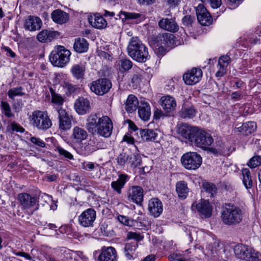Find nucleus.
<instances>
[{
  "label": "nucleus",
  "instance_id": "680f3d73",
  "mask_svg": "<svg viewBox=\"0 0 261 261\" xmlns=\"http://www.w3.org/2000/svg\"><path fill=\"white\" fill-rule=\"evenodd\" d=\"M11 127L12 130L16 131L17 132L23 133L25 130L22 127L16 122H12L11 124Z\"/></svg>",
  "mask_w": 261,
  "mask_h": 261
},
{
  "label": "nucleus",
  "instance_id": "f257e3e1",
  "mask_svg": "<svg viewBox=\"0 0 261 261\" xmlns=\"http://www.w3.org/2000/svg\"><path fill=\"white\" fill-rule=\"evenodd\" d=\"M177 133L194 146L206 150L214 141L212 136L204 130L187 123L178 125Z\"/></svg>",
  "mask_w": 261,
  "mask_h": 261
},
{
  "label": "nucleus",
  "instance_id": "338daca9",
  "mask_svg": "<svg viewBox=\"0 0 261 261\" xmlns=\"http://www.w3.org/2000/svg\"><path fill=\"white\" fill-rule=\"evenodd\" d=\"M4 49L6 52V55L7 56H9L12 58H14L16 56V54L14 52H13L12 49L7 46H5L4 47Z\"/></svg>",
  "mask_w": 261,
  "mask_h": 261
},
{
  "label": "nucleus",
  "instance_id": "393cba45",
  "mask_svg": "<svg viewBox=\"0 0 261 261\" xmlns=\"http://www.w3.org/2000/svg\"><path fill=\"white\" fill-rule=\"evenodd\" d=\"M42 21L38 17L30 16L25 20L24 28L31 31H36L41 28Z\"/></svg>",
  "mask_w": 261,
  "mask_h": 261
},
{
  "label": "nucleus",
  "instance_id": "c85d7f7f",
  "mask_svg": "<svg viewBox=\"0 0 261 261\" xmlns=\"http://www.w3.org/2000/svg\"><path fill=\"white\" fill-rule=\"evenodd\" d=\"M71 137L74 142L79 143L86 139L88 134L84 128L75 126L73 129Z\"/></svg>",
  "mask_w": 261,
  "mask_h": 261
},
{
  "label": "nucleus",
  "instance_id": "864d4df0",
  "mask_svg": "<svg viewBox=\"0 0 261 261\" xmlns=\"http://www.w3.org/2000/svg\"><path fill=\"white\" fill-rule=\"evenodd\" d=\"M135 70L136 73L134 74L132 78V81L133 83L138 84L139 83L143 74H144L145 72L143 70L139 68H136Z\"/></svg>",
  "mask_w": 261,
  "mask_h": 261
},
{
  "label": "nucleus",
  "instance_id": "69168bd1",
  "mask_svg": "<svg viewBox=\"0 0 261 261\" xmlns=\"http://www.w3.org/2000/svg\"><path fill=\"white\" fill-rule=\"evenodd\" d=\"M51 198V196H49L48 194H46V193H42L39 194L38 197V202H40V201L43 200L45 202H48L49 201Z\"/></svg>",
  "mask_w": 261,
  "mask_h": 261
},
{
  "label": "nucleus",
  "instance_id": "a19ab883",
  "mask_svg": "<svg viewBox=\"0 0 261 261\" xmlns=\"http://www.w3.org/2000/svg\"><path fill=\"white\" fill-rule=\"evenodd\" d=\"M174 36L169 33H164L159 37V41H160L161 45H164L165 46H170L173 40Z\"/></svg>",
  "mask_w": 261,
  "mask_h": 261
},
{
  "label": "nucleus",
  "instance_id": "052dcab7",
  "mask_svg": "<svg viewBox=\"0 0 261 261\" xmlns=\"http://www.w3.org/2000/svg\"><path fill=\"white\" fill-rule=\"evenodd\" d=\"M30 141H31L32 143L39 147H44L45 146V143L42 140L38 138L35 137H31Z\"/></svg>",
  "mask_w": 261,
  "mask_h": 261
},
{
  "label": "nucleus",
  "instance_id": "4d7b16f0",
  "mask_svg": "<svg viewBox=\"0 0 261 261\" xmlns=\"http://www.w3.org/2000/svg\"><path fill=\"white\" fill-rule=\"evenodd\" d=\"M2 108L4 112L5 115L8 117H11L13 116L11 112L9 105L4 101H2Z\"/></svg>",
  "mask_w": 261,
  "mask_h": 261
},
{
  "label": "nucleus",
  "instance_id": "f8f14e48",
  "mask_svg": "<svg viewBox=\"0 0 261 261\" xmlns=\"http://www.w3.org/2000/svg\"><path fill=\"white\" fill-rule=\"evenodd\" d=\"M144 190L139 186H133L127 192L128 199L137 205H141L144 197Z\"/></svg>",
  "mask_w": 261,
  "mask_h": 261
},
{
  "label": "nucleus",
  "instance_id": "9b49d317",
  "mask_svg": "<svg viewBox=\"0 0 261 261\" xmlns=\"http://www.w3.org/2000/svg\"><path fill=\"white\" fill-rule=\"evenodd\" d=\"M202 76L201 69L193 68L183 75V80L186 84L193 85L198 83Z\"/></svg>",
  "mask_w": 261,
  "mask_h": 261
},
{
  "label": "nucleus",
  "instance_id": "bf43d9fd",
  "mask_svg": "<svg viewBox=\"0 0 261 261\" xmlns=\"http://www.w3.org/2000/svg\"><path fill=\"white\" fill-rule=\"evenodd\" d=\"M141 160L140 157L138 155H132V160L129 161V163H130L132 166L134 167L139 166L141 165Z\"/></svg>",
  "mask_w": 261,
  "mask_h": 261
},
{
  "label": "nucleus",
  "instance_id": "dca6fc26",
  "mask_svg": "<svg viewBox=\"0 0 261 261\" xmlns=\"http://www.w3.org/2000/svg\"><path fill=\"white\" fill-rule=\"evenodd\" d=\"M17 199L23 210H28L34 206L37 201L35 197L32 196L27 193H21L18 194Z\"/></svg>",
  "mask_w": 261,
  "mask_h": 261
},
{
  "label": "nucleus",
  "instance_id": "e433bc0d",
  "mask_svg": "<svg viewBox=\"0 0 261 261\" xmlns=\"http://www.w3.org/2000/svg\"><path fill=\"white\" fill-rule=\"evenodd\" d=\"M161 105L164 111L169 114L175 110L176 102L175 99H164Z\"/></svg>",
  "mask_w": 261,
  "mask_h": 261
},
{
  "label": "nucleus",
  "instance_id": "79ce46f5",
  "mask_svg": "<svg viewBox=\"0 0 261 261\" xmlns=\"http://www.w3.org/2000/svg\"><path fill=\"white\" fill-rule=\"evenodd\" d=\"M202 187L204 191L210 194V197H213L217 193V189L216 186L210 182H204Z\"/></svg>",
  "mask_w": 261,
  "mask_h": 261
},
{
  "label": "nucleus",
  "instance_id": "bb28decb",
  "mask_svg": "<svg viewBox=\"0 0 261 261\" xmlns=\"http://www.w3.org/2000/svg\"><path fill=\"white\" fill-rule=\"evenodd\" d=\"M138 114L140 118L143 121H148L151 116L150 107L146 102L141 101L140 106L138 107Z\"/></svg>",
  "mask_w": 261,
  "mask_h": 261
},
{
  "label": "nucleus",
  "instance_id": "4468645a",
  "mask_svg": "<svg viewBox=\"0 0 261 261\" xmlns=\"http://www.w3.org/2000/svg\"><path fill=\"white\" fill-rule=\"evenodd\" d=\"M197 17L199 23L202 25H208L212 22L210 13L202 4H199L196 10Z\"/></svg>",
  "mask_w": 261,
  "mask_h": 261
},
{
  "label": "nucleus",
  "instance_id": "de8ad7c7",
  "mask_svg": "<svg viewBox=\"0 0 261 261\" xmlns=\"http://www.w3.org/2000/svg\"><path fill=\"white\" fill-rule=\"evenodd\" d=\"M8 94L10 98H13L15 96H23L24 93L23 92V88L21 87H19L10 89Z\"/></svg>",
  "mask_w": 261,
  "mask_h": 261
},
{
  "label": "nucleus",
  "instance_id": "49530a36",
  "mask_svg": "<svg viewBox=\"0 0 261 261\" xmlns=\"http://www.w3.org/2000/svg\"><path fill=\"white\" fill-rule=\"evenodd\" d=\"M261 165V156L254 155L251 158L247 163V165L250 168H255Z\"/></svg>",
  "mask_w": 261,
  "mask_h": 261
},
{
  "label": "nucleus",
  "instance_id": "72a5a7b5",
  "mask_svg": "<svg viewBox=\"0 0 261 261\" xmlns=\"http://www.w3.org/2000/svg\"><path fill=\"white\" fill-rule=\"evenodd\" d=\"M142 139L146 141H154L157 136L156 132L150 129H143L140 130Z\"/></svg>",
  "mask_w": 261,
  "mask_h": 261
},
{
  "label": "nucleus",
  "instance_id": "f704fd0d",
  "mask_svg": "<svg viewBox=\"0 0 261 261\" xmlns=\"http://www.w3.org/2000/svg\"><path fill=\"white\" fill-rule=\"evenodd\" d=\"M242 174L244 186L247 189H251L253 186V181L249 170L248 168L242 169Z\"/></svg>",
  "mask_w": 261,
  "mask_h": 261
},
{
  "label": "nucleus",
  "instance_id": "a18cd8bd",
  "mask_svg": "<svg viewBox=\"0 0 261 261\" xmlns=\"http://www.w3.org/2000/svg\"><path fill=\"white\" fill-rule=\"evenodd\" d=\"M117 219L121 224L127 226L135 225V223H137L136 220H133L123 215L118 216Z\"/></svg>",
  "mask_w": 261,
  "mask_h": 261
},
{
  "label": "nucleus",
  "instance_id": "37998d69",
  "mask_svg": "<svg viewBox=\"0 0 261 261\" xmlns=\"http://www.w3.org/2000/svg\"><path fill=\"white\" fill-rule=\"evenodd\" d=\"M132 155H128L126 152H122L119 154L117 158V162L119 165L123 166L126 163L132 160Z\"/></svg>",
  "mask_w": 261,
  "mask_h": 261
},
{
  "label": "nucleus",
  "instance_id": "6e6d98bb",
  "mask_svg": "<svg viewBox=\"0 0 261 261\" xmlns=\"http://www.w3.org/2000/svg\"><path fill=\"white\" fill-rule=\"evenodd\" d=\"M230 62V58L228 56H222L219 59L218 65H222L227 67Z\"/></svg>",
  "mask_w": 261,
  "mask_h": 261
},
{
  "label": "nucleus",
  "instance_id": "0eeeda50",
  "mask_svg": "<svg viewBox=\"0 0 261 261\" xmlns=\"http://www.w3.org/2000/svg\"><path fill=\"white\" fill-rule=\"evenodd\" d=\"M30 121L34 127L39 130L47 129L52 124L47 115L40 111H34L30 116Z\"/></svg>",
  "mask_w": 261,
  "mask_h": 261
},
{
  "label": "nucleus",
  "instance_id": "0e129e2a",
  "mask_svg": "<svg viewBox=\"0 0 261 261\" xmlns=\"http://www.w3.org/2000/svg\"><path fill=\"white\" fill-rule=\"evenodd\" d=\"M219 69L216 73V76L217 77H222L223 76L227 71V67L223 66L222 65H218Z\"/></svg>",
  "mask_w": 261,
  "mask_h": 261
},
{
  "label": "nucleus",
  "instance_id": "3c124183",
  "mask_svg": "<svg viewBox=\"0 0 261 261\" xmlns=\"http://www.w3.org/2000/svg\"><path fill=\"white\" fill-rule=\"evenodd\" d=\"M55 150L58 152L60 156H62L69 160L73 159V156L71 153L60 146L57 147Z\"/></svg>",
  "mask_w": 261,
  "mask_h": 261
},
{
  "label": "nucleus",
  "instance_id": "1a4fd4ad",
  "mask_svg": "<svg viewBox=\"0 0 261 261\" xmlns=\"http://www.w3.org/2000/svg\"><path fill=\"white\" fill-rule=\"evenodd\" d=\"M112 88V83L109 79L99 78L92 82L90 89L97 95H103L108 93Z\"/></svg>",
  "mask_w": 261,
  "mask_h": 261
},
{
  "label": "nucleus",
  "instance_id": "b1692460",
  "mask_svg": "<svg viewBox=\"0 0 261 261\" xmlns=\"http://www.w3.org/2000/svg\"><path fill=\"white\" fill-rule=\"evenodd\" d=\"M159 25L161 28L171 32H177L179 29L178 25L173 18H162L159 22Z\"/></svg>",
  "mask_w": 261,
  "mask_h": 261
},
{
  "label": "nucleus",
  "instance_id": "39448f33",
  "mask_svg": "<svg viewBox=\"0 0 261 261\" xmlns=\"http://www.w3.org/2000/svg\"><path fill=\"white\" fill-rule=\"evenodd\" d=\"M70 55L69 50L63 46H58L51 51L49 61L54 66L63 67L69 62Z\"/></svg>",
  "mask_w": 261,
  "mask_h": 261
},
{
  "label": "nucleus",
  "instance_id": "774afa93",
  "mask_svg": "<svg viewBox=\"0 0 261 261\" xmlns=\"http://www.w3.org/2000/svg\"><path fill=\"white\" fill-rule=\"evenodd\" d=\"M15 254L17 256L23 257L27 260H30L32 259V257L31 256V255L27 253H25L24 252L18 251V252L15 253Z\"/></svg>",
  "mask_w": 261,
  "mask_h": 261
},
{
  "label": "nucleus",
  "instance_id": "c756f323",
  "mask_svg": "<svg viewBox=\"0 0 261 261\" xmlns=\"http://www.w3.org/2000/svg\"><path fill=\"white\" fill-rule=\"evenodd\" d=\"M89 48V43L87 41L83 38H77L75 39L73 48L75 51L79 53L86 52Z\"/></svg>",
  "mask_w": 261,
  "mask_h": 261
},
{
  "label": "nucleus",
  "instance_id": "cd10ccee",
  "mask_svg": "<svg viewBox=\"0 0 261 261\" xmlns=\"http://www.w3.org/2000/svg\"><path fill=\"white\" fill-rule=\"evenodd\" d=\"M98 149L93 140H90L88 143L82 144L79 148V153L83 155H88L94 151Z\"/></svg>",
  "mask_w": 261,
  "mask_h": 261
},
{
  "label": "nucleus",
  "instance_id": "20e7f679",
  "mask_svg": "<svg viewBox=\"0 0 261 261\" xmlns=\"http://www.w3.org/2000/svg\"><path fill=\"white\" fill-rule=\"evenodd\" d=\"M51 99V103L58 113L59 129L64 131L70 129L72 125V117L61 107L64 99Z\"/></svg>",
  "mask_w": 261,
  "mask_h": 261
},
{
  "label": "nucleus",
  "instance_id": "5fc2aeb1",
  "mask_svg": "<svg viewBox=\"0 0 261 261\" xmlns=\"http://www.w3.org/2000/svg\"><path fill=\"white\" fill-rule=\"evenodd\" d=\"M98 76L100 78L109 79L111 76V69L107 67H103L98 72Z\"/></svg>",
  "mask_w": 261,
  "mask_h": 261
},
{
  "label": "nucleus",
  "instance_id": "473e14b6",
  "mask_svg": "<svg viewBox=\"0 0 261 261\" xmlns=\"http://www.w3.org/2000/svg\"><path fill=\"white\" fill-rule=\"evenodd\" d=\"M138 246V242H132L125 244L124 250V253L127 259H130L133 257L136 250Z\"/></svg>",
  "mask_w": 261,
  "mask_h": 261
},
{
  "label": "nucleus",
  "instance_id": "2f4dec72",
  "mask_svg": "<svg viewBox=\"0 0 261 261\" xmlns=\"http://www.w3.org/2000/svg\"><path fill=\"white\" fill-rule=\"evenodd\" d=\"M176 191L180 198L186 199L189 192L187 182L184 180L177 182L176 184Z\"/></svg>",
  "mask_w": 261,
  "mask_h": 261
},
{
  "label": "nucleus",
  "instance_id": "6ab92c4d",
  "mask_svg": "<svg viewBox=\"0 0 261 261\" xmlns=\"http://www.w3.org/2000/svg\"><path fill=\"white\" fill-rule=\"evenodd\" d=\"M91 103L88 99H77L74 103V108L80 115H84L90 111Z\"/></svg>",
  "mask_w": 261,
  "mask_h": 261
},
{
  "label": "nucleus",
  "instance_id": "e2e57ef3",
  "mask_svg": "<svg viewBox=\"0 0 261 261\" xmlns=\"http://www.w3.org/2000/svg\"><path fill=\"white\" fill-rule=\"evenodd\" d=\"M206 2L209 3L211 7L213 9L219 8L222 5L221 0H207Z\"/></svg>",
  "mask_w": 261,
  "mask_h": 261
},
{
  "label": "nucleus",
  "instance_id": "2eb2a0df",
  "mask_svg": "<svg viewBox=\"0 0 261 261\" xmlns=\"http://www.w3.org/2000/svg\"><path fill=\"white\" fill-rule=\"evenodd\" d=\"M99 124V127L96 131V135L108 138L111 136L113 128V123L110 118L106 116L102 123Z\"/></svg>",
  "mask_w": 261,
  "mask_h": 261
},
{
  "label": "nucleus",
  "instance_id": "7ed1b4c3",
  "mask_svg": "<svg viewBox=\"0 0 261 261\" xmlns=\"http://www.w3.org/2000/svg\"><path fill=\"white\" fill-rule=\"evenodd\" d=\"M221 218L225 225H236L242 221L243 218V212L240 207L233 204H226L221 211Z\"/></svg>",
  "mask_w": 261,
  "mask_h": 261
},
{
  "label": "nucleus",
  "instance_id": "09e8293b",
  "mask_svg": "<svg viewBox=\"0 0 261 261\" xmlns=\"http://www.w3.org/2000/svg\"><path fill=\"white\" fill-rule=\"evenodd\" d=\"M169 116L168 113H167L166 112L164 113L161 110L159 109L158 108H155L153 111V120L155 121H159L160 119H164L166 117H168Z\"/></svg>",
  "mask_w": 261,
  "mask_h": 261
},
{
  "label": "nucleus",
  "instance_id": "603ef678",
  "mask_svg": "<svg viewBox=\"0 0 261 261\" xmlns=\"http://www.w3.org/2000/svg\"><path fill=\"white\" fill-rule=\"evenodd\" d=\"M195 18L194 15H187L182 19V22L184 25L187 27H192L195 21Z\"/></svg>",
  "mask_w": 261,
  "mask_h": 261
},
{
  "label": "nucleus",
  "instance_id": "a211bd4d",
  "mask_svg": "<svg viewBox=\"0 0 261 261\" xmlns=\"http://www.w3.org/2000/svg\"><path fill=\"white\" fill-rule=\"evenodd\" d=\"M148 210L154 217H159L163 212V203L157 198H152L148 202Z\"/></svg>",
  "mask_w": 261,
  "mask_h": 261
},
{
  "label": "nucleus",
  "instance_id": "f03ea898",
  "mask_svg": "<svg viewBox=\"0 0 261 261\" xmlns=\"http://www.w3.org/2000/svg\"><path fill=\"white\" fill-rule=\"evenodd\" d=\"M127 50L128 55L138 62H145L149 57L147 48L138 37L130 39Z\"/></svg>",
  "mask_w": 261,
  "mask_h": 261
},
{
  "label": "nucleus",
  "instance_id": "ddd939ff",
  "mask_svg": "<svg viewBox=\"0 0 261 261\" xmlns=\"http://www.w3.org/2000/svg\"><path fill=\"white\" fill-rule=\"evenodd\" d=\"M95 219L96 211L93 208H88L79 217V222L84 227H90L93 226Z\"/></svg>",
  "mask_w": 261,
  "mask_h": 261
},
{
  "label": "nucleus",
  "instance_id": "13d9d810",
  "mask_svg": "<svg viewBox=\"0 0 261 261\" xmlns=\"http://www.w3.org/2000/svg\"><path fill=\"white\" fill-rule=\"evenodd\" d=\"M127 238L128 239H134L137 242L142 240L144 237L139 233L136 232H128L127 234Z\"/></svg>",
  "mask_w": 261,
  "mask_h": 261
},
{
  "label": "nucleus",
  "instance_id": "4c0bfd02",
  "mask_svg": "<svg viewBox=\"0 0 261 261\" xmlns=\"http://www.w3.org/2000/svg\"><path fill=\"white\" fill-rule=\"evenodd\" d=\"M85 70V67L82 64L74 65L71 69L73 76L77 80L83 77Z\"/></svg>",
  "mask_w": 261,
  "mask_h": 261
},
{
  "label": "nucleus",
  "instance_id": "4be33fe9",
  "mask_svg": "<svg viewBox=\"0 0 261 261\" xmlns=\"http://www.w3.org/2000/svg\"><path fill=\"white\" fill-rule=\"evenodd\" d=\"M51 17L55 22L59 24L66 23L69 19V14L60 9L53 11L51 14Z\"/></svg>",
  "mask_w": 261,
  "mask_h": 261
},
{
  "label": "nucleus",
  "instance_id": "8fccbe9b",
  "mask_svg": "<svg viewBox=\"0 0 261 261\" xmlns=\"http://www.w3.org/2000/svg\"><path fill=\"white\" fill-rule=\"evenodd\" d=\"M196 110L193 106L185 108L182 112L181 116L184 118H191L195 116Z\"/></svg>",
  "mask_w": 261,
  "mask_h": 261
},
{
  "label": "nucleus",
  "instance_id": "aec40b11",
  "mask_svg": "<svg viewBox=\"0 0 261 261\" xmlns=\"http://www.w3.org/2000/svg\"><path fill=\"white\" fill-rule=\"evenodd\" d=\"M88 21L93 28L98 29H104L107 25V20L99 13H96L93 16H89Z\"/></svg>",
  "mask_w": 261,
  "mask_h": 261
},
{
  "label": "nucleus",
  "instance_id": "9d476101",
  "mask_svg": "<svg viewBox=\"0 0 261 261\" xmlns=\"http://www.w3.org/2000/svg\"><path fill=\"white\" fill-rule=\"evenodd\" d=\"M106 116L102 115L100 113H92L87 119L86 128L88 132L91 134L96 135V131L99 127V124L102 123L104 118Z\"/></svg>",
  "mask_w": 261,
  "mask_h": 261
},
{
  "label": "nucleus",
  "instance_id": "f3484780",
  "mask_svg": "<svg viewBox=\"0 0 261 261\" xmlns=\"http://www.w3.org/2000/svg\"><path fill=\"white\" fill-rule=\"evenodd\" d=\"M117 253L115 249L112 247L103 246L98 257V261H116Z\"/></svg>",
  "mask_w": 261,
  "mask_h": 261
},
{
  "label": "nucleus",
  "instance_id": "423d86ee",
  "mask_svg": "<svg viewBox=\"0 0 261 261\" xmlns=\"http://www.w3.org/2000/svg\"><path fill=\"white\" fill-rule=\"evenodd\" d=\"M237 257L247 261H258L260 254L253 248L242 244H237L234 247Z\"/></svg>",
  "mask_w": 261,
  "mask_h": 261
},
{
  "label": "nucleus",
  "instance_id": "58836bf2",
  "mask_svg": "<svg viewBox=\"0 0 261 261\" xmlns=\"http://www.w3.org/2000/svg\"><path fill=\"white\" fill-rule=\"evenodd\" d=\"M117 16L120 19H121L122 21L124 22L127 20L137 19L141 17V14L137 13H131L121 11Z\"/></svg>",
  "mask_w": 261,
  "mask_h": 261
},
{
  "label": "nucleus",
  "instance_id": "412c9836",
  "mask_svg": "<svg viewBox=\"0 0 261 261\" xmlns=\"http://www.w3.org/2000/svg\"><path fill=\"white\" fill-rule=\"evenodd\" d=\"M196 208L202 218H209L212 215L213 207L207 201L203 200L197 204Z\"/></svg>",
  "mask_w": 261,
  "mask_h": 261
},
{
  "label": "nucleus",
  "instance_id": "6e6552de",
  "mask_svg": "<svg viewBox=\"0 0 261 261\" xmlns=\"http://www.w3.org/2000/svg\"><path fill=\"white\" fill-rule=\"evenodd\" d=\"M180 161L182 165L186 169L195 170L200 167L202 159L196 152H188L182 155Z\"/></svg>",
  "mask_w": 261,
  "mask_h": 261
},
{
  "label": "nucleus",
  "instance_id": "c9c22d12",
  "mask_svg": "<svg viewBox=\"0 0 261 261\" xmlns=\"http://www.w3.org/2000/svg\"><path fill=\"white\" fill-rule=\"evenodd\" d=\"M133 67L132 62L127 59H121L119 61L117 64V69L118 71L122 73L128 71Z\"/></svg>",
  "mask_w": 261,
  "mask_h": 261
},
{
  "label": "nucleus",
  "instance_id": "5701e85b",
  "mask_svg": "<svg viewBox=\"0 0 261 261\" xmlns=\"http://www.w3.org/2000/svg\"><path fill=\"white\" fill-rule=\"evenodd\" d=\"M235 129L243 135L248 136L256 130V124L254 121L247 122L240 126V124H238L236 125Z\"/></svg>",
  "mask_w": 261,
  "mask_h": 261
},
{
  "label": "nucleus",
  "instance_id": "ea45409f",
  "mask_svg": "<svg viewBox=\"0 0 261 261\" xmlns=\"http://www.w3.org/2000/svg\"><path fill=\"white\" fill-rule=\"evenodd\" d=\"M139 106L138 99H126L125 103V109L128 113L134 112Z\"/></svg>",
  "mask_w": 261,
  "mask_h": 261
},
{
  "label": "nucleus",
  "instance_id": "7c9ffc66",
  "mask_svg": "<svg viewBox=\"0 0 261 261\" xmlns=\"http://www.w3.org/2000/svg\"><path fill=\"white\" fill-rule=\"evenodd\" d=\"M59 32L47 30H42L37 35V39L41 42L51 41L53 38L59 35Z\"/></svg>",
  "mask_w": 261,
  "mask_h": 261
},
{
  "label": "nucleus",
  "instance_id": "a878e982",
  "mask_svg": "<svg viewBox=\"0 0 261 261\" xmlns=\"http://www.w3.org/2000/svg\"><path fill=\"white\" fill-rule=\"evenodd\" d=\"M129 177L126 174H121L119 175L117 180L111 182V187L114 191L118 194L121 193V190L123 188L126 181L128 180Z\"/></svg>",
  "mask_w": 261,
  "mask_h": 261
},
{
  "label": "nucleus",
  "instance_id": "c03bdc74",
  "mask_svg": "<svg viewBox=\"0 0 261 261\" xmlns=\"http://www.w3.org/2000/svg\"><path fill=\"white\" fill-rule=\"evenodd\" d=\"M63 87L68 96H71V94L75 93L77 89L76 85H73L68 82H64Z\"/></svg>",
  "mask_w": 261,
  "mask_h": 261
}]
</instances>
